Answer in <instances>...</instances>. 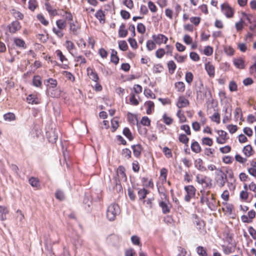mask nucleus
Masks as SVG:
<instances>
[{
  "label": "nucleus",
  "mask_w": 256,
  "mask_h": 256,
  "mask_svg": "<svg viewBox=\"0 0 256 256\" xmlns=\"http://www.w3.org/2000/svg\"><path fill=\"white\" fill-rule=\"evenodd\" d=\"M178 140L180 142L186 144L189 140V138L184 134H180L178 136Z\"/></svg>",
  "instance_id": "47"
},
{
  "label": "nucleus",
  "mask_w": 256,
  "mask_h": 256,
  "mask_svg": "<svg viewBox=\"0 0 256 256\" xmlns=\"http://www.w3.org/2000/svg\"><path fill=\"white\" fill-rule=\"evenodd\" d=\"M95 16L99 20L100 22V23H104L105 20H104V16L105 15L104 14V12L100 10H98L96 14H95Z\"/></svg>",
  "instance_id": "21"
},
{
  "label": "nucleus",
  "mask_w": 256,
  "mask_h": 256,
  "mask_svg": "<svg viewBox=\"0 0 256 256\" xmlns=\"http://www.w3.org/2000/svg\"><path fill=\"white\" fill-rule=\"evenodd\" d=\"M132 148L133 150L134 154L136 157H138L142 152V148L140 144H136L132 146Z\"/></svg>",
  "instance_id": "19"
},
{
  "label": "nucleus",
  "mask_w": 256,
  "mask_h": 256,
  "mask_svg": "<svg viewBox=\"0 0 256 256\" xmlns=\"http://www.w3.org/2000/svg\"><path fill=\"white\" fill-rule=\"evenodd\" d=\"M197 253L201 256H207V253L204 247L199 246L196 248Z\"/></svg>",
  "instance_id": "51"
},
{
  "label": "nucleus",
  "mask_w": 256,
  "mask_h": 256,
  "mask_svg": "<svg viewBox=\"0 0 256 256\" xmlns=\"http://www.w3.org/2000/svg\"><path fill=\"white\" fill-rule=\"evenodd\" d=\"M30 184L33 187L38 188L40 186L39 181L38 178L32 177L29 179Z\"/></svg>",
  "instance_id": "32"
},
{
  "label": "nucleus",
  "mask_w": 256,
  "mask_h": 256,
  "mask_svg": "<svg viewBox=\"0 0 256 256\" xmlns=\"http://www.w3.org/2000/svg\"><path fill=\"white\" fill-rule=\"evenodd\" d=\"M190 20L192 23L196 26H198L200 22V18L198 16H193L191 17Z\"/></svg>",
  "instance_id": "64"
},
{
  "label": "nucleus",
  "mask_w": 256,
  "mask_h": 256,
  "mask_svg": "<svg viewBox=\"0 0 256 256\" xmlns=\"http://www.w3.org/2000/svg\"><path fill=\"white\" fill-rule=\"evenodd\" d=\"M227 128L230 134H234L238 130V127L236 125L229 124L227 126Z\"/></svg>",
  "instance_id": "62"
},
{
  "label": "nucleus",
  "mask_w": 256,
  "mask_h": 256,
  "mask_svg": "<svg viewBox=\"0 0 256 256\" xmlns=\"http://www.w3.org/2000/svg\"><path fill=\"white\" fill-rule=\"evenodd\" d=\"M200 192L202 194L200 203L202 204H206L210 210H214L216 206V202L214 194L204 190H202Z\"/></svg>",
  "instance_id": "1"
},
{
  "label": "nucleus",
  "mask_w": 256,
  "mask_h": 256,
  "mask_svg": "<svg viewBox=\"0 0 256 256\" xmlns=\"http://www.w3.org/2000/svg\"><path fill=\"white\" fill-rule=\"evenodd\" d=\"M27 101L29 104H37L38 103V99L34 95L30 94L27 98Z\"/></svg>",
  "instance_id": "27"
},
{
  "label": "nucleus",
  "mask_w": 256,
  "mask_h": 256,
  "mask_svg": "<svg viewBox=\"0 0 256 256\" xmlns=\"http://www.w3.org/2000/svg\"><path fill=\"white\" fill-rule=\"evenodd\" d=\"M62 74L68 80L72 82H74L75 78L71 72L68 71H64L62 72Z\"/></svg>",
  "instance_id": "34"
},
{
  "label": "nucleus",
  "mask_w": 256,
  "mask_h": 256,
  "mask_svg": "<svg viewBox=\"0 0 256 256\" xmlns=\"http://www.w3.org/2000/svg\"><path fill=\"white\" fill-rule=\"evenodd\" d=\"M144 105L147 107L146 114H150L152 113L154 110V104L152 101H147L145 102Z\"/></svg>",
  "instance_id": "20"
},
{
  "label": "nucleus",
  "mask_w": 256,
  "mask_h": 256,
  "mask_svg": "<svg viewBox=\"0 0 256 256\" xmlns=\"http://www.w3.org/2000/svg\"><path fill=\"white\" fill-rule=\"evenodd\" d=\"M176 115L180 119V122L182 123L186 121V118L184 114L182 112L181 110H178Z\"/></svg>",
  "instance_id": "56"
},
{
  "label": "nucleus",
  "mask_w": 256,
  "mask_h": 256,
  "mask_svg": "<svg viewBox=\"0 0 256 256\" xmlns=\"http://www.w3.org/2000/svg\"><path fill=\"white\" fill-rule=\"evenodd\" d=\"M195 167L202 172L206 170V168L203 165V162L201 158H198L194 161Z\"/></svg>",
  "instance_id": "16"
},
{
  "label": "nucleus",
  "mask_w": 256,
  "mask_h": 256,
  "mask_svg": "<svg viewBox=\"0 0 256 256\" xmlns=\"http://www.w3.org/2000/svg\"><path fill=\"white\" fill-rule=\"evenodd\" d=\"M88 74L90 76V78L92 79V80L93 81H94L95 82H96L98 80V76L97 74L96 73V72H94L93 70L89 69L88 68Z\"/></svg>",
  "instance_id": "22"
},
{
  "label": "nucleus",
  "mask_w": 256,
  "mask_h": 256,
  "mask_svg": "<svg viewBox=\"0 0 256 256\" xmlns=\"http://www.w3.org/2000/svg\"><path fill=\"white\" fill-rule=\"evenodd\" d=\"M219 137L216 138V142L219 144H224L226 142L228 138H226L227 134L222 130L218 131Z\"/></svg>",
  "instance_id": "10"
},
{
  "label": "nucleus",
  "mask_w": 256,
  "mask_h": 256,
  "mask_svg": "<svg viewBox=\"0 0 256 256\" xmlns=\"http://www.w3.org/2000/svg\"><path fill=\"white\" fill-rule=\"evenodd\" d=\"M163 70L162 66L160 64H155L153 68L154 73H160Z\"/></svg>",
  "instance_id": "61"
},
{
  "label": "nucleus",
  "mask_w": 256,
  "mask_h": 256,
  "mask_svg": "<svg viewBox=\"0 0 256 256\" xmlns=\"http://www.w3.org/2000/svg\"><path fill=\"white\" fill-rule=\"evenodd\" d=\"M56 56L60 58V60L62 62H64V61H68L67 58H66L65 56H64L62 52L58 50L56 51Z\"/></svg>",
  "instance_id": "37"
},
{
  "label": "nucleus",
  "mask_w": 256,
  "mask_h": 256,
  "mask_svg": "<svg viewBox=\"0 0 256 256\" xmlns=\"http://www.w3.org/2000/svg\"><path fill=\"white\" fill-rule=\"evenodd\" d=\"M37 6L36 0H30L28 2V8L32 11H34Z\"/></svg>",
  "instance_id": "58"
},
{
  "label": "nucleus",
  "mask_w": 256,
  "mask_h": 256,
  "mask_svg": "<svg viewBox=\"0 0 256 256\" xmlns=\"http://www.w3.org/2000/svg\"><path fill=\"white\" fill-rule=\"evenodd\" d=\"M194 76L191 72H187L186 74L185 79L186 82L190 84L193 80Z\"/></svg>",
  "instance_id": "46"
},
{
  "label": "nucleus",
  "mask_w": 256,
  "mask_h": 256,
  "mask_svg": "<svg viewBox=\"0 0 256 256\" xmlns=\"http://www.w3.org/2000/svg\"><path fill=\"white\" fill-rule=\"evenodd\" d=\"M33 84L36 87H40L42 86L41 78L39 76L34 77Z\"/></svg>",
  "instance_id": "36"
},
{
  "label": "nucleus",
  "mask_w": 256,
  "mask_h": 256,
  "mask_svg": "<svg viewBox=\"0 0 256 256\" xmlns=\"http://www.w3.org/2000/svg\"><path fill=\"white\" fill-rule=\"evenodd\" d=\"M52 31L58 37L60 38L63 37L64 34L62 32V30L58 28H52Z\"/></svg>",
  "instance_id": "41"
},
{
  "label": "nucleus",
  "mask_w": 256,
  "mask_h": 256,
  "mask_svg": "<svg viewBox=\"0 0 256 256\" xmlns=\"http://www.w3.org/2000/svg\"><path fill=\"white\" fill-rule=\"evenodd\" d=\"M186 57V56H180L178 54H175L174 56V58L177 61V62L180 63L184 62Z\"/></svg>",
  "instance_id": "43"
},
{
  "label": "nucleus",
  "mask_w": 256,
  "mask_h": 256,
  "mask_svg": "<svg viewBox=\"0 0 256 256\" xmlns=\"http://www.w3.org/2000/svg\"><path fill=\"white\" fill-rule=\"evenodd\" d=\"M131 241L134 244L141 246L140 238L138 236H132L131 237Z\"/></svg>",
  "instance_id": "52"
},
{
  "label": "nucleus",
  "mask_w": 256,
  "mask_h": 256,
  "mask_svg": "<svg viewBox=\"0 0 256 256\" xmlns=\"http://www.w3.org/2000/svg\"><path fill=\"white\" fill-rule=\"evenodd\" d=\"M166 54V51L164 48H158L156 52V58H162L164 54Z\"/></svg>",
  "instance_id": "50"
},
{
  "label": "nucleus",
  "mask_w": 256,
  "mask_h": 256,
  "mask_svg": "<svg viewBox=\"0 0 256 256\" xmlns=\"http://www.w3.org/2000/svg\"><path fill=\"white\" fill-rule=\"evenodd\" d=\"M162 196H164L165 200L160 202L159 205L162 209V212L164 214H167L170 212V204L167 198V196L164 193L162 194Z\"/></svg>",
  "instance_id": "6"
},
{
  "label": "nucleus",
  "mask_w": 256,
  "mask_h": 256,
  "mask_svg": "<svg viewBox=\"0 0 256 256\" xmlns=\"http://www.w3.org/2000/svg\"><path fill=\"white\" fill-rule=\"evenodd\" d=\"M4 118L6 121H12L15 119V116L13 113L8 112L4 115Z\"/></svg>",
  "instance_id": "45"
},
{
  "label": "nucleus",
  "mask_w": 256,
  "mask_h": 256,
  "mask_svg": "<svg viewBox=\"0 0 256 256\" xmlns=\"http://www.w3.org/2000/svg\"><path fill=\"white\" fill-rule=\"evenodd\" d=\"M8 27L9 32L11 34H14L21 28L20 22L18 20L12 22Z\"/></svg>",
  "instance_id": "9"
},
{
  "label": "nucleus",
  "mask_w": 256,
  "mask_h": 256,
  "mask_svg": "<svg viewBox=\"0 0 256 256\" xmlns=\"http://www.w3.org/2000/svg\"><path fill=\"white\" fill-rule=\"evenodd\" d=\"M164 122L168 125L170 124L172 122V119L168 116L166 114H164L162 116Z\"/></svg>",
  "instance_id": "60"
},
{
  "label": "nucleus",
  "mask_w": 256,
  "mask_h": 256,
  "mask_svg": "<svg viewBox=\"0 0 256 256\" xmlns=\"http://www.w3.org/2000/svg\"><path fill=\"white\" fill-rule=\"evenodd\" d=\"M175 87L180 92H184L185 90L184 84L182 82H178L175 84Z\"/></svg>",
  "instance_id": "28"
},
{
  "label": "nucleus",
  "mask_w": 256,
  "mask_h": 256,
  "mask_svg": "<svg viewBox=\"0 0 256 256\" xmlns=\"http://www.w3.org/2000/svg\"><path fill=\"white\" fill-rule=\"evenodd\" d=\"M153 40L158 45L162 44H166L168 38L166 36L162 34H154L152 36Z\"/></svg>",
  "instance_id": "8"
},
{
  "label": "nucleus",
  "mask_w": 256,
  "mask_h": 256,
  "mask_svg": "<svg viewBox=\"0 0 256 256\" xmlns=\"http://www.w3.org/2000/svg\"><path fill=\"white\" fill-rule=\"evenodd\" d=\"M144 94L148 98H156L155 94L150 89H144Z\"/></svg>",
  "instance_id": "42"
},
{
  "label": "nucleus",
  "mask_w": 256,
  "mask_h": 256,
  "mask_svg": "<svg viewBox=\"0 0 256 256\" xmlns=\"http://www.w3.org/2000/svg\"><path fill=\"white\" fill-rule=\"evenodd\" d=\"M128 34L127 30H125V25L122 24L120 27L118 31V36L120 38H124Z\"/></svg>",
  "instance_id": "23"
},
{
  "label": "nucleus",
  "mask_w": 256,
  "mask_h": 256,
  "mask_svg": "<svg viewBox=\"0 0 256 256\" xmlns=\"http://www.w3.org/2000/svg\"><path fill=\"white\" fill-rule=\"evenodd\" d=\"M229 90L230 92H235L237 90L238 86L234 81H230L229 84Z\"/></svg>",
  "instance_id": "59"
},
{
  "label": "nucleus",
  "mask_w": 256,
  "mask_h": 256,
  "mask_svg": "<svg viewBox=\"0 0 256 256\" xmlns=\"http://www.w3.org/2000/svg\"><path fill=\"white\" fill-rule=\"evenodd\" d=\"M74 60L76 62H80V64L86 63V60L82 56H76L74 54Z\"/></svg>",
  "instance_id": "55"
},
{
  "label": "nucleus",
  "mask_w": 256,
  "mask_h": 256,
  "mask_svg": "<svg viewBox=\"0 0 256 256\" xmlns=\"http://www.w3.org/2000/svg\"><path fill=\"white\" fill-rule=\"evenodd\" d=\"M205 69L210 77L213 78L214 76V67L210 62L205 64Z\"/></svg>",
  "instance_id": "12"
},
{
  "label": "nucleus",
  "mask_w": 256,
  "mask_h": 256,
  "mask_svg": "<svg viewBox=\"0 0 256 256\" xmlns=\"http://www.w3.org/2000/svg\"><path fill=\"white\" fill-rule=\"evenodd\" d=\"M218 96L222 102H226L228 101V97L224 91H220L218 93Z\"/></svg>",
  "instance_id": "44"
},
{
  "label": "nucleus",
  "mask_w": 256,
  "mask_h": 256,
  "mask_svg": "<svg viewBox=\"0 0 256 256\" xmlns=\"http://www.w3.org/2000/svg\"><path fill=\"white\" fill-rule=\"evenodd\" d=\"M222 12L226 18H231L234 16V10L228 4H223L221 5Z\"/></svg>",
  "instance_id": "7"
},
{
  "label": "nucleus",
  "mask_w": 256,
  "mask_h": 256,
  "mask_svg": "<svg viewBox=\"0 0 256 256\" xmlns=\"http://www.w3.org/2000/svg\"><path fill=\"white\" fill-rule=\"evenodd\" d=\"M45 6L46 10L48 12L50 16H54L57 14L58 13L56 9L52 8L48 2L45 4Z\"/></svg>",
  "instance_id": "18"
},
{
  "label": "nucleus",
  "mask_w": 256,
  "mask_h": 256,
  "mask_svg": "<svg viewBox=\"0 0 256 256\" xmlns=\"http://www.w3.org/2000/svg\"><path fill=\"white\" fill-rule=\"evenodd\" d=\"M204 52L205 55L210 56L212 55L213 52L212 48L210 46H207L205 47Z\"/></svg>",
  "instance_id": "63"
},
{
  "label": "nucleus",
  "mask_w": 256,
  "mask_h": 256,
  "mask_svg": "<svg viewBox=\"0 0 256 256\" xmlns=\"http://www.w3.org/2000/svg\"><path fill=\"white\" fill-rule=\"evenodd\" d=\"M234 66L240 69H243L245 68L244 60L242 58H236L233 60Z\"/></svg>",
  "instance_id": "11"
},
{
  "label": "nucleus",
  "mask_w": 256,
  "mask_h": 256,
  "mask_svg": "<svg viewBox=\"0 0 256 256\" xmlns=\"http://www.w3.org/2000/svg\"><path fill=\"white\" fill-rule=\"evenodd\" d=\"M156 44L154 41L148 40L146 42V48L150 51L156 48Z\"/></svg>",
  "instance_id": "38"
},
{
  "label": "nucleus",
  "mask_w": 256,
  "mask_h": 256,
  "mask_svg": "<svg viewBox=\"0 0 256 256\" xmlns=\"http://www.w3.org/2000/svg\"><path fill=\"white\" fill-rule=\"evenodd\" d=\"M56 24L57 28H60L62 30H64L66 28V20H59L56 22Z\"/></svg>",
  "instance_id": "35"
},
{
  "label": "nucleus",
  "mask_w": 256,
  "mask_h": 256,
  "mask_svg": "<svg viewBox=\"0 0 256 256\" xmlns=\"http://www.w3.org/2000/svg\"><path fill=\"white\" fill-rule=\"evenodd\" d=\"M37 18L39 21L44 25L47 26L48 24V21L47 20L43 15L41 14H38Z\"/></svg>",
  "instance_id": "54"
},
{
  "label": "nucleus",
  "mask_w": 256,
  "mask_h": 256,
  "mask_svg": "<svg viewBox=\"0 0 256 256\" xmlns=\"http://www.w3.org/2000/svg\"><path fill=\"white\" fill-rule=\"evenodd\" d=\"M222 250L224 254H229L234 252V248L232 246H222Z\"/></svg>",
  "instance_id": "39"
},
{
  "label": "nucleus",
  "mask_w": 256,
  "mask_h": 256,
  "mask_svg": "<svg viewBox=\"0 0 256 256\" xmlns=\"http://www.w3.org/2000/svg\"><path fill=\"white\" fill-rule=\"evenodd\" d=\"M148 194V191L145 188L140 189L138 191V196L140 200L144 199Z\"/></svg>",
  "instance_id": "33"
},
{
  "label": "nucleus",
  "mask_w": 256,
  "mask_h": 256,
  "mask_svg": "<svg viewBox=\"0 0 256 256\" xmlns=\"http://www.w3.org/2000/svg\"><path fill=\"white\" fill-rule=\"evenodd\" d=\"M216 181L218 185L222 188L224 186L227 181V177L226 174L220 170V172L216 174Z\"/></svg>",
  "instance_id": "5"
},
{
  "label": "nucleus",
  "mask_w": 256,
  "mask_h": 256,
  "mask_svg": "<svg viewBox=\"0 0 256 256\" xmlns=\"http://www.w3.org/2000/svg\"><path fill=\"white\" fill-rule=\"evenodd\" d=\"M202 143L203 144L211 146L213 144V142L212 138L206 137L202 139Z\"/></svg>",
  "instance_id": "53"
},
{
  "label": "nucleus",
  "mask_w": 256,
  "mask_h": 256,
  "mask_svg": "<svg viewBox=\"0 0 256 256\" xmlns=\"http://www.w3.org/2000/svg\"><path fill=\"white\" fill-rule=\"evenodd\" d=\"M111 61L116 64H117L118 62L119 58L118 56H117V52L114 50H112V54H111V58H110Z\"/></svg>",
  "instance_id": "31"
},
{
  "label": "nucleus",
  "mask_w": 256,
  "mask_h": 256,
  "mask_svg": "<svg viewBox=\"0 0 256 256\" xmlns=\"http://www.w3.org/2000/svg\"><path fill=\"white\" fill-rule=\"evenodd\" d=\"M123 134L130 140L133 139V136L130 129L128 128H125L123 130Z\"/></svg>",
  "instance_id": "40"
},
{
  "label": "nucleus",
  "mask_w": 256,
  "mask_h": 256,
  "mask_svg": "<svg viewBox=\"0 0 256 256\" xmlns=\"http://www.w3.org/2000/svg\"><path fill=\"white\" fill-rule=\"evenodd\" d=\"M188 104V100L184 96H181L178 98L176 106L180 108L186 106Z\"/></svg>",
  "instance_id": "13"
},
{
  "label": "nucleus",
  "mask_w": 256,
  "mask_h": 256,
  "mask_svg": "<svg viewBox=\"0 0 256 256\" xmlns=\"http://www.w3.org/2000/svg\"><path fill=\"white\" fill-rule=\"evenodd\" d=\"M119 48L122 51H126L128 49V44L125 40H120L118 42Z\"/></svg>",
  "instance_id": "48"
},
{
  "label": "nucleus",
  "mask_w": 256,
  "mask_h": 256,
  "mask_svg": "<svg viewBox=\"0 0 256 256\" xmlns=\"http://www.w3.org/2000/svg\"><path fill=\"white\" fill-rule=\"evenodd\" d=\"M14 42L16 46L20 48L24 49L26 47L25 42L22 38H14Z\"/></svg>",
  "instance_id": "15"
},
{
  "label": "nucleus",
  "mask_w": 256,
  "mask_h": 256,
  "mask_svg": "<svg viewBox=\"0 0 256 256\" xmlns=\"http://www.w3.org/2000/svg\"><path fill=\"white\" fill-rule=\"evenodd\" d=\"M191 149L196 153H199L201 151V148L197 142H194L192 143L191 145Z\"/></svg>",
  "instance_id": "25"
},
{
  "label": "nucleus",
  "mask_w": 256,
  "mask_h": 256,
  "mask_svg": "<svg viewBox=\"0 0 256 256\" xmlns=\"http://www.w3.org/2000/svg\"><path fill=\"white\" fill-rule=\"evenodd\" d=\"M210 118L212 121L214 122L217 124H220V115L218 112H215L210 117Z\"/></svg>",
  "instance_id": "49"
},
{
  "label": "nucleus",
  "mask_w": 256,
  "mask_h": 256,
  "mask_svg": "<svg viewBox=\"0 0 256 256\" xmlns=\"http://www.w3.org/2000/svg\"><path fill=\"white\" fill-rule=\"evenodd\" d=\"M130 104L133 106H138L139 104L138 100L136 98L134 94L131 93L130 98Z\"/></svg>",
  "instance_id": "30"
},
{
  "label": "nucleus",
  "mask_w": 256,
  "mask_h": 256,
  "mask_svg": "<svg viewBox=\"0 0 256 256\" xmlns=\"http://www.w3.org/2000/svg\"><path fill=\"white\" fill-rule=\"evenodd\" d=\"M120 213V209L119 206L116 204H111L108 207L106 218L109 220L113 221Z\"/></svg>",
  "instance_id": "2"
},
{
  "label": "nucleus",
  "mask_w": 256,
  "mask_h": 256,
  "mask_svg": "<svg viewBox=\"0 0 256 256\" xmlns=\"http://www.w3.org/2000/svg\"><path fill=\"white\" fill-rule=\"evenodd\" d=\"M243 152L246 156H250L252 154V148L250 145L245 146L243 149Z\"/></svg>",
  "instance_id": "24"
},
{
  "label": "nucleus",
  "mask_w": 256,
  "mask_h": 256,
  "mask_svg": "<svg viewBox=\"0 0 256 256\" xmlns=\"http://www.w3.org/2000/svg\"><path fill=\"white\" fill-rule=\"evenodd\" d=\"M196 181L204 188L210 187L212 184L206 176L198 174L196 176Z\"/></svg>",
  "instance_id": "4"
},
{
  "label": "nucleus",
  "mask_w": 256,
  "mask_h": 256,
  "mask_svg": "<svg viewBox=\"0 0 256 256\" xmlns=\"http://www.w3.org/2000/svg\"><path fill=\"white\" fill-rule=\"evenodd\" d=\"M184 189L186 192V194L184 196V200L186 202H190L196 195V188L192 185H188L185 186Z\"/></svg>",
  "instance_id": "3"
},
{
  "label": "nucleus",
  "mask_w": 256,
  "mask_h": 256,
  "mask_svg": "<svg viewBox=\"0 0 256 256\" xmlns=\"http://www.w3.org/2000/svg\"><path fill=\"white\" fill-rule=\"evenodd\" d=\"M137 30L140 34H143L146 32V27L142 23H138L137 25Z\"/></svg>",
  "instance_id": "57"
},
{
  "label": "nucleus",
  "mask_w": 256,
  "mask_h": 256,
  "mask_svg": "<svg viewBox=\"0 0 256 256\" xmlns=\"http://www.w3.org/2000/svg\"><path fill=\"white\" fill-rule=\"evenodd\" d=\"M176 64L173 60H170L168 62V68L169 72L170 74H173L176 69Z\"/></svg>",
  "instance_id": "26"
},
{
  "label": "nucleus",
  "mask_w": 256,
  "mask_h": 256,
  "mask_svg": "<svg viewBox=\"0 0 256 256\" xmlns=\"http://www.w3.org/2000/svg\"><path fill=\"white\" fill-rule=\"evenodd\" d=\"M8 213L7 208L5 206H0V219L4 220L6 219V214Z\"/></svg>",
  "instance_id": "17"
},
{
  "label": "nucleus",
  "mask_w": 256,
  "mask_h": 256,
  "mask_svg": "<svg viewBox=\"0 0 256 256\" xmlns=\"http://www.w3.org/2000/svg\"><path fill=\"white\" fill-rule=\"evenodd\" d=\"M79 28L80 27L78 26L75 24L74 22H70V30L72 32L73 34H77Z\"/></svg>",
  "instance_id": "29"
},
{
  "label": "nucleus",
  "mask_w": 256,
  "mask_h": 256,
  "mask_svg": "<svg viewBox=\"0 0 256 256\" xmlns=\"http://www.w3.org/2000/svg\"><path fill=\"white\" fill-rule=\"evenodd\" d=\"M64 46L68 52L72 56H74V54L73 53L72 50L75 48V46L72 42L71 40H67L66 41Z\"/></svg>",
  "instance_id": "14"
}]
</instances>
